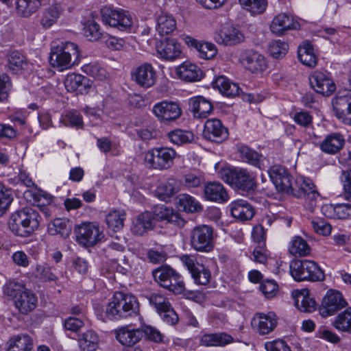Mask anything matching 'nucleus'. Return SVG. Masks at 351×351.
Returning <instances> with one entry per match:
<instances>
[{"instance_id":"f257e3e1","label":"nucleus","mask_w":351,"mask_h":351,"mask_svg":"<svg viewBox=\"0 0 351 351\" xmlns=\"http://www.w3.org/2000/svg\"><path fill=\"white\" fill-rule=\"evenodd\" d=\"M40 217L30 207L16 211L9 219L10 230L16 236L27 237L32 235L39 227Z\"/></svg>"},{"instance_id":"f03ea898","label":"nucleus","mask_w":351,"mask_h":351,"mask_svg":"<svg viewBox=\"0 0 351 351\" xmlns=\"http://www.w3.org/2000/svg\"><path fill=\"white\" fill-rule=\"evenodd\" d=\"M80 51L77 44L66 41L51 47L49 57L53 67L64 71L80 62Z\"/></svg>"},{"instance_id":"7ed1b4c3","label":"nucleus","mask_w":351,"mask_h":351,"mask_svg":"<svg viewBox=\"0 0 351 351\" xmlns=\"http://www.w3.org/2000/svg\"><path fill=\"white\" fill-rule=\"evenodd\" d=\"M138 303L134 296L122 292L114 293L106 309V316L110 319L126 318L136 314Z\"/></svg>"},{"instance_id":"20e7f679","label":"nucleus","mask_w":351,"mask_h":351,"mask_svg":"<svg viewBox=\"0 0 351 351\" xmlns=\"http://www.w3.org/2000/svg\"><path fill=\"white\" fill-rule=\"evenodd\" d=\"M3 292L14 300L16 308L22 314L27 315L36 307V295L19 282H9L5 285Z\"/></svg>"},{"instance_id":"39448f33","label":"nucleus","mask_w":351,"mask_h":351,"mask_svg":"<svg viewBox=\"0 0 351 351\" xmlns=\"http://www.w3.org/2000/svg\"><path fill=\"white\" fill-rule=\"evenodd\" d=\"M219 176L224 182L243 191H250L256 187L254 176L245 169L222 168Z\"/></svg>"},{"instance_id":"423d86ee","label":"nucleus","mask_w":351,"mask_h":351,"mask_svg":"<svg viewBox=\"0 0 351 351\" xmlns=\"http://www.w3.org/2000/svg\"><path fill=\"white\" fill-rule=\"evenodd\" d=\"M176 155V152L173 148L154 147L145 153L144 161L149 169L165 171L172 167Z\"/></svg>"},{"instance_id":"0eeeda50","label":"nucleus","mask_w":351,"mask_h":351,"mask_svg":"<svg viewBox=\"0 0 351 351\" xmlns=\"http://www.w3.org/2000/svg\"><path fill=\"white\" fill-rule=\"evenodd\" d=\"M290 273L297 281H319L324 279V274L317 264L308 260H295L291 262Z\"/></svg>"},{"instance_id":"6e6552de","label":"nucleus","mask_w":351,"mask_h":351,"mask_svg":"<svg viewBox=\"0 0 351 351\" xmlns=\"http://www.w3.org/2000/svg\"><path fill=\"white\" fill-rule=\"evenodd\" d=\"M100 12L104 24L121 31L131 29L133 20L132 16L127 11L106 6L101 9Z\"/></svg>"},{"instance_id":"1a4fd4ad","label":"nucleus","mask_w":351,"mask_h":351,"mask_svg":"<svg viewBox=\"0 0 351 351\" xmlns=\"http://www.w3.org/2000/svg\"><path fill=\"white\" fill-rule=\"evenodd\" d=\"M191 247L197 252H209L213 250V230L206 225L196 226L190 234Z\"/></svg>"},{"instance_id":"9d476101","label":"nucleus","mask_w":351,"mask_h":351,"mask_svg":"<svg viewBox=\"0 0 351 351\" xmlns=\"http://www.w3.org/2000/svg\"><path fill=\"white\" fill-rule=\"evenodd\" d=\"M348 306L342 293L337 290L330 289L324 296L319 306L322 317L332 315Z\"/></svg>"},{"instance_id":"9b49d317","label":"nucleus","mask_w":351,"mask_h":351,"mask_svg":"<svg viewBox=\"0 0 351 351\" xmlns=\"http://www.w3.org/2000/svg\"><path fill=\"white\" fill-rule=\"evenodd\" d=\"M214 40L223 46H234L243 43L245 36L243 32L230 24L221 25L214 34Z\"/></svg>"},{"instance_id":"f8f14e48","label":"nucleus","mask_w":351,"mask_h":351,"mask_svg":"<svg viewBox=\"0 0 351 351\" xmlns=\"http://www.w3.org/2000/svg\"><path fill=\"white\" fill-rule=\"evenodd\" d=\"M239 60L241 65L252 73L264 72L268 67L265 56L252 49L243 50Z\"/></svg>"},{"instance_id":"ddd939ff","label":"nucleus","mask_w":351,"mask_h":351,"mask_svg":"<svg viewBox=\"0 0 351 351\" xmlns=\"http://www.w3.org/2000/svg\"><path fill=\"white\" fill-rule=\"evenodd\" d=\"M333 111L337 119L351 125V90L339 93L332 101Z\"/></svg>"},{"instance_id":"4468645a","label":"nucleus","mask_w":351,"mask_h":351,"mask_svg":"<svg viewBox=\"0 0 351 351\" xmlns=\"http://www.w3.org/2000/svg\"><path fill=\"white\" fill-rule=\"evenodd\" d=\"M180 261L187 268L195 282L201 285H207L210 280V272L202 264H199L191 255H182Z\"/></svg>"},{"instance_id":"2eb2a0df","label":"nucleus","mask_w":351,"mask_h":351,"mask_svg":"<svg viewBox=\"0 0 351 351\" xmlns=\"http://www.w3.org/2000/svg\"><path fill=\"white\" fill-rule=\"evenodd\" d=\"M268 173L278 191L286 193H293L292 177L285 168L274 165L269 169Z\"/></svg>"},{"instance_id":"dca6fc26","label":"nucleus","mask_w":351,"mask_h":351,"mask_svg":"<svg viewBox=\"0 0 351 351\" xmlns=\"http://www.w3.org/2000/svg\"><path fill=\"white\" fill-rule=\"evenodd\" d=\"M204 137L213 142L221 143L228 137V130L218 119H208L204 123Z\"/></svg>"},{"instance_id":"f3484780","label":"nucleus","mask_w":351,"mask_h":351,"mask_svg":"<svg viewBox=\"0 0 351 351\" xmlns=\"http://www.w3.org/2000/svg\"><path fill=\"white\" fill-rule=\"evenodd\" d=\"M132 80L143 88L152 86L156 80V72L149 63H143L135 68L131 72Z\"/></svg>"},{"instance_id":"a211bd4d","label":"nucleus","mask_w":351,"mask_h":351,"mask_svg":"<svg viewBox=\"0 0 351 351\" xmlns=\"http://www.w3.org/2000/svg\"><path fill=\"white\" fill-rule=\"evenodd\" d=\"M311 86L319 94L329 96L336 89L335 84L330 77L323 72L316 71L310 77Z\"/></svg>"},{"instance_id":"6ab92c4d","label":"nucleus","mask_w":351,"mask_h":351,"mask_svg":"<svg viewBox=\"0 0 351 351\" xmlns=\"http://www.w3.org/2000/svg\"><path fill=\"white\" fill-rule=\"evenodd\" d=\"M75 232L77 240L80 243L88 245L96 244L101 237L99 227L90 222L83 223L77 226Z\"/></svg>"},{"instance_id":"aec40b11","label":"nucleus","mask_w":351,"mask_h":351,"mask_svg":"<svg viewBox=\"0 0 351 351\" xmlns=\"http://www.w3.org/2000/svg\"><path fill=\"white\" fill-rule=\"evenodd\" d=\"M277 317L273 312L267 314L256 313L252 319V328L261 335H265L272 332L277 326Z\"/></svg>"},{"instance_id":"412c9836","label":"nucleus","mask_w":351,"mask_h":351,"mask_svg":"<svg viewBox=\"0 0 351 351\" xmlns=\"http://www.w3.org/2000/svg\"><path fill=\"white\" fill-rule=\"evenodd\" d=\"M68 92L86 94L92 86V82L86 77L77 73L68 74L64 81Z\"/></svg>"},{"instance_id":"4be33fe9","label":"nucleus","mask_w":351,"mask_h":351,"mask_svg":"<svg viewBox=\"0 0 351 351\" xmlns=\"http://www.w3.org/2000/svg\"><path fill=\"white\" fill-rule=\"evenodd\" d=\"M153 112L161 121H169L178 119L182 111L175 102L162 101L154 105Z\"/></svg>"},{"instance_id":"5701e85b","label":"nucleus","mask_w":351,"mask_h":351,"mask_svg":"<svg viewBox=\"0 0 351 351\" xmlns=\"http://www.w3.org/2000/svg\"><path fill=\"white\" fill-rule=\"evenodd\" d=\"M156 51L160 58L169 60L179 57L181 53L180 44L175 39L171 38H165L158 43Z\"/></svg>"},{"instance_id":"b1692460","label":"nucleus","mask_w":351,"mask_h":351,"mask_svg":"<svg viewBox=\"0 0 351 351\" xmlns=\"http://www.w3.org/2000/svg\"><path fill=\"white\" fill-rule=\"evenodd\" d=\"M230 209L232 216L241 221L252 219L255 213L253 206L244 199L232 202Z\"/></svg>"},{"instance_id":"393cba45","label":"nucleus","mask_w":351,"mask_h":351,"mask_svg":"<svg viewBox=\"0 0 351 351\" xmlns=\"http://www.w3.org/2000/svg\"><path fill=\"white\" fill-rule=\"evenodd\" d=\"M183 39L188 47L194 48L197 51L199 56L202 58L211 59L217 55L216 47L211 43H200L190 36H186Z\"/></svg>"},{"instance_id":"a878e982","label":"nucleus","mask_w":351,"mask_h":351,"mask_svg":"<svg viewBox=\"0 0 351 351\" xmlns=\"http://www.w3.org/2000/svg\"><path fill=\"white\" fill-rule=\"evenodd\" d=\"M189 104L195 118H206L213 109L211 102L203 96H196L191 98Z\"/></svg>"},{"instance_id":"bb28decb","label":"nucleus","mask_w":351,"mask_h":351,"mask_svg":"<svg viewBox=\"0 0 351 351\" xmlns=\"http://www.w3.org/2000/svg\"><path fill=\"white\" fill-rule=\"evenodd\" d=\"M154 227L153 215L149 212H144L133 220L131 231L135 235L143 236L147 231L152 230Z\"/></svg>"},{"instance_id":"cd10ccee","label":"nucleus","mask_w":351,"mask_h":351,"mask_svg":"<svg viewBox=\"0 0 351 351\" xmlns=\"http://www.w3.org/2000/svg\"><path fill=\"white\" fill-rule=\"evenodd\" d=\"M298 26L299 24L293 21L291 16L281 13L273 19L270 29L276 35H281L288 29H298Z\"/></svg>"},{"instance_id":"c85d7f7f","label":"nucleus","mask_w":351,"mask_h":351,"mask_svg":"<svg viewBox=\"0 0 351 351\" xmlns=\"http://www.w3.org/2000/svg\"><path fill=\"white\" fill-rule=\"evenodd\" d=\"M176 73L180 79L189 82L199 81L203 77V72L199 66L189 62L180 65Z\"/></svg>"},{"instance_id":"c756f323","label":"nucleus","mask_w":351,"mask_h":351,"mask_svg":"<svg viewBox=\"0 0 351 351\" xmlns=\"http://www.w3.org/2000/svg\"><path fill=\"white\" fill-rule=\"evenodd\" d=\"M143 332L140 329L121 327L116 331L117 339L123 346H132L143 337Z\"/></svg>"},{"instance_id":"7c9ffc66","label":"nucleus","mask_w":351,"mask_h":351,"mask_svg":"<svg viewBox=\"0 0 351 351\" xmlns=\"http://www.w3.org/2000/svg\"><path fill=\"white\" fill-rule=\"evenodd\" d=\"M308 289L295 290L293 292L295 299V305L300 311L304 313H311L316 310L317 303L315 300L310 298Z\"/></svg>"},{"instance_id":"2f4dec72","label":"nucleus","mask_w":351,"mask_h":351,"mask_svg":"<svg viewBox=\"0 0 351 351\" xmlns=\"http://www.w3.org/2000/svg\"><path fill=\"white\" fill-rule=\"evenodd\" d=\"M204 196L208 200L216 202H226L228 195L223 186L216 182H209L204 186Z\"/></svg>"},{"instance_id":"473e14b6","label":"nucleus","mask_w":351,"mask_h":351,"mask_svg":"<svg viewBox=\"0 0 351 351\" xmlns=\"http://www.w3.org/2000/svg\"><path fill=\"white\" fill-rule=\"evenodd\" d=\"M215 89L219 91L224 96L234 97L239 95L240 88L236 83L231 82L226 77L218 76L212 83Z\"/></svg>"},{"instance_id":"72a5a7b5","label":"nucleus","mask_w":351,"mask_h":351,"mask_svg":"<svg viewBox=\"0 0 351 351\" xmlns=\"http://www.w3.org/2000/svg\"><path fill=\"white\" fill-rule=\"evenodd\" d=\"M345 144L343 136L339 133H332L328 135L320 145L322 152L335 154L339 152Z\"/></svg>"},{"instance_id":"f704fd0d","label":"nucleus","mask_w":351,"mask_h":351,"mask_svg":"<svg viewBox=\"0 0 351 351\" xmlns=\"http://www.w3.org/2000/svg\"><path fill=\"white\" fill-rule=\"evenodd\" d=\"M154 215L160 220H166L179 227L184 225V220L180 217V215L173 211V208L164 205L156 206L154 208Z\"/></svg>"},{"instance_id":"c9c22d12","label":"nucleus","mask_w":351,"mask_h":351,"mask_svg":"<svg viewBox=\"0 0 351 351\" xmlns=\"http://www.w3.org/2000/svg\"><path fill=\"white\" fill-rule=\"evenodd\" d=\"M179 191V182L173 178H170L157 187L156 193L160 199L167 202Z\"/></svg>"},{"instance_id":"e433bc0d","label":"nucleus","mask_w":351,"mask_h":351,"mask_svg":"<svg viewBox=\"0 0 351 351\" xmlns=\"http://www.w3.org/2000/svg\"><path fill=\"white\" fill-rule=\"evenodd\" d=\"M232 341V337L226 333L205 334L200 339V344L204 346H224Z\"/></svg>"},{"instance_id":"4c0bfd02","label":"nucleus","mask_w":351,"mask_h":351,"mask_svg":"<svg viewBox=\"0 0 351 351\" xmlns=\"http://www.w3.org/2000/svg\"><path fill=\"white\" fill-rule=\"evenodd\" d=\"M8 343V351H31L33 348L32 339L25 334L13 337Z\"/></svg>"},{"instance_id":"58836bf2","label":"nucleus","mask_w":351,"mask_h":351,"mask_svg":"<svg viewBox=\"0 0 351 351\" xmlns=\"http://www.w3.org/2000/svg\"><path fill=\"white\" fill-rule=\"evenodd\" d=\"M47 229L51 235L60 234L62 237H66L71 232V225L66 218H57L49 223Z\"/></svg>"},{"instance_id":"ea45409f","label":"nucleus","mask_w":351,"mask_h":351,"mask_svg":"<svg viewBox=\"0 0 351 351\" xmlns=\"http://www.w3.org/2000/svg\"><path fill=\"white\" fill-rule=\"evenodd\" d=\"M241 158L246 162L254 165L259 169L264 167V162L266 160L263 156L247 146H242L239 149Z\"/></svg>"},{"instance_id":"a19ab883","label":"nucleus","mask_w":351,"mask_h":351,"mask_svg":"<svg viewBox=\"0 0 351 351\" xmlns=\"http://www.w3.org/2000/svg\"><path fill=\"white\" fill-rule=\"evenodd\" d=\"M81 351H95L99 345V337L93 330H87L82 334L78 339Z\"/></svg>"},{"instance_id":"79ce46f5","label":"nucleus","mask_w":351,"mask_h":351,"mask_svg":"<svg viewBox=\"0 0 351 351\" xmlns=\"http://www.w3.org/2000/svg\"><path fill=\"white\" fill-rule=\"evenodd\" d=\"M322 210L327 217L348 219V204H328L322 206Z\"/></svg>"},{"instance_id":"37998d69","label":"nucleus","mask_w":351,"mask_h":351,"mask_svg":"<svg viewBox=\"0 0 351 351\" xmlns=\"http://www.w3.org/2000/svg\"><path fill=\"white\" fill-rule=\"evenodd\" d=\"M176 28L174 18L168 14H161L157 18L156 30L160 35L172 33Z\"/></svg>"},{"instance_id":"c03bdc74","label":"nucleus","mask_w":351,"mask_h":351,"mask_svg":"<svg viewBox=\"0 0 351 351\" xmlns=\"http://www.w3.org/2000/svg\"><path fill=\"white\" fill-rule=\"evenodd\" d=\"M62 13V9L58 4H53L45 9L40 23L43 27L49 28L55 24Z\"/></svg>"},{"instance_id":"a18cd8bd","label":"nucleus","mask_w":351,"mask_h":351,"mask_svg":"<svg viewBox=\"0 0 351 351\" xmlns=\"http://www.w3.org/2000/svg\"><path fill=\"white\" fill-rule=\"evenodd\" d=\"M167 136L170 142L178 146L190 143L194 141L195 138L192 132L180 129L170 131Z\"/></svg>"},{"instance_id":"49530a36","label":"nucleus","mask_w":351,"mask_h":351,"mask_svg":"<svg viewBox=\"0 0 351 351\" xmlns=\"http://www.w3.org/2000/svg\"><path fill=\"white\" fill-rule=\"evenodd\" d=\"M43 0H16L17 12L28 17L36 12L42 5Z\"/></svg>"},{"instance_id":"de8ad7c7","label":"nucleus","mask_w":351,"mask_h":351,"mask_svg":"<svg viewBox=\"0 0 351 351\" xmlns=\"http://www.w3.org/2000/svg\"><path fill=\"white\" fill-rule=\"evenodd\" d=\"M298 56L300 61L309 67H314L317 64V58L313 52V48L311 45L305 43L299 47Z\"/></svg>"},{"instance_id":"09e8293b","label":"nucleus","mask_w":351,"mask_h":351,"mask_svg":"<svg viewBox=\"0 0 351 351\" xmlns=\"http://www.w3.org/2000/svg\"><path fill=\"white\" fill-rule=\"evenodd\" d=\"M125 213L119 210H113L106 216V221L109 228L114 231L120 230L124 226Z\"/></svg>"},{"instance_id":"8fccbe9b","label":"nucleus","mask_w":351,"mask_h":351,"mask_svg":"<svg viewBox=\"0 0 351 351\" xmlns=\"http://www.w3.org/2000/svg\"><path fill=\"white\" fill-rule=\"evenodd\" d=\"M173 271L174 269L169 266H161L152 271V276L154 278V280L160 286L165 289L167 286L171 285L169 283V280L171 276L173 274Z\"/></svg>"},{"instance_id":"3c124183","label":"nucleus","mask_w":351,"mask_h":351,"mask_svg":"<svg viewBox=\"0 0 351 351\" xmlns=\"http://www.w3.org/2000/svg\"><path fill=\"white\" fill-rule=\"evenodd\" d=\"M333 326L339 330L351 333V308H348L339 313L335 319Z\"/></svg>"},{"instance_id":"603ef678","label":"nucleus","mask_w":351,"mask_h":351,"mask_svg":"<svg viewBox=\"0 0 351 351\" xmlns=\"http://www.w3.org/2000/svg\"><path fill=\"white\" fill-rule=\"evenodd\" d=\"M289 252L294 256H306L310 253V247L301 237H295L291 241Z\"/></svg>"},{"instance_id":"864d4df0","label":"nucleus","mask_w":351,"mask_h":351,"mask_svg":"<svg viewBox=\"0 0 351 351\" xmlns=\"http://www.w3.org/2000/svg\"><path fill=\"white\" fill-rule=\"evenodd\" d=\"M179 206L185 212L195 213L202 210L200 204L195 199L187 194L179 196Z\"/></svg>"},{"instance_id":"5fc2aeb1","label":"nucleus","mask_w":351,"mask_h":351,"mask_svg":"<svg viewBox=\"0 0 351 351\" xmlns=\"http://www.w3.org/2000/svg\"><path fill=\"white\" fill-rule=\"evenodd\" d=\"M299 188V197H306L311 202H314L319 196V193L315 189V185L310 180H302L300 183ZM312 205L313 204H311Z\"/></svg>"},{"instance_id":"6e6d98bb","label":"nucleus","mask_w":351,"mask_h":351,"mask_svg":"<svg viewBox=\"0 0 351 351\" xmlns=\"http://www.w3.org/2000/svg\"><path fill=\"white\" fill-rule=\"evenodd\" d=\"M26 65L27 62L25 61V58L20 52L17 51H12L8 56V66L9 69L12 70L14 73H17L20 70L24 69V67Z\"/></svg>"},{"instance_id":"4d7b16f0","label":"nucleus","mask_w":351,"mask_h":351,"mask_svg":"<svg viewBox=\"0 0 351 351\" xmlns=\"http://www.w3.org/2000/svg\"><path fill=\"white\" fill-rule=\"evenodd\" d=\"M82 69L86 74L98 80H103L107 77L106 71L101 67L97 62L84 64Z\"/></svg>"},{"instance_id":"13d9d810","label":"nucleus","mask_w":351,"mask_h":351,"mask_svg":"<svg viewBox=\"0 0 351 351\" xmlns=\"http://www.w3.org/2000/svg\"><path fill=\"white\" fill-rule=\"evenodd\" d=\"M12 200L11 189L0 182V215L5 212Z\"/></svg>"},{"instance_id":"bf43d9fd","label":"nucleus","mask_w":351,"mask_h":351,"mask_svg":"<svg viewBox=\"0 0 351 351\" xmlns=\"http://www.w3.org/2000/svg\"><path fill=\"white\" fill-rule=\"evenodd\" d=\"M289 45L287 43L280 40H274L269 45V51L274 58H281L287 53Z\"/></svg>"},{"instance_id":"052dcab7","label":"nucleus","mask_w":351,"mask_h":351,"mask_svg":"<svg viewBox=\"0 0 351 351\" xmlns=\"http://www.w3.org/2000/svg\"><path fill=\"white\" fill-rule=\"evenodd\" d=\"M169 281V283L171 285L167 286L165 289L175 294H181L184 293L185 289L184 284L181 279L180 275L175 270L173 271V274L171 276Z\"/></svg>"},{"instance_id":"680f3d73","label":"nucleus","mask_w":351,"mask_h":351,"mask_svg":"<svg viewBox=\"0 0 351 351\" xmlns=\"http://www.w3.org/2000/svg\"><path fill=\"white\" fill-rule=\"evenodd\" d=\"M35 275L43 281H56L58 277L51 272V268L47 265H36Z\"/></svg>"},{"instance_id":"e2e57ef3","label":"nucleus","mask_w":351,"mask_h":351,"mask_svg":"<svg viewBox=\"0 0 351 351\" xmlns=\"http://www.w3.org/2000/svg\"><path fill=\"white\" fill-rule=\"evenodd\" d=\"M84 34L90 41H97L102 36L99 24L93 21L89 22L84 27Z\"/></svg>"},{"instance_id":"0e129e2a","label":"nucleus","mask_w":351,"mask_h":351,"mask_svg":"<svg viewBox=\"0 0 351 351\" xmlns=\"http://www.w3.org/2000/svg\"><path fill=\"white\" fill-rule=\"evenodd\" d=\"M260 290L267 298H272L278 293V286L274 280H267L260 285Z\"/></svg>"},{"instance_id":"69168bd1","label":"nucleus","mask_w":351,"mask_h":351,"mask_svg":"<svg viewBox=\"0 0 351 351\" xmlns=\"http://www.w3.org/2000/svg\"><path fill=\"white\" fill-rule=\"evenodd\" d=\"M149 300L150 304L156 308L157 312L160 314L162 313L163 310L166 308H168L171 305L167 299L160 294L151 295Z\"/></svg>"},{"instance_id":"338daca9","label":"nucleus","mask_w":351,"mask_h":351,"mask_svg":"<svg viewBox=\"0 0 351 351\" xmlns=\"http://www.w3.org/2000/svg\"><path fill=\"white\" fill-rule=\"evenodd\" d=\"M265 347L267 351H291L287 343L282 339L266 342Z\"/></svg>"},{"instance_id":"774afa93","label":"nucleus","mask_w":351,"mask_h":351,"mask_svg":"<svg viewBox=\"0 0 351 351\" xmlns=\"http://www.w3.org/2000/svg\"><path fill=\"white\" fill-rule=\"evenodd\" d=\"M345 198L351 201V170L343 171L341 176Z\"/></svg>"}]
</instances>
